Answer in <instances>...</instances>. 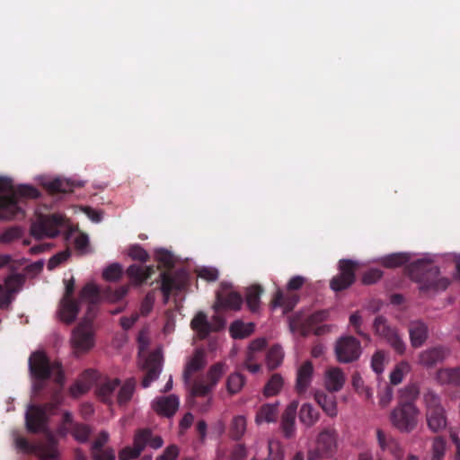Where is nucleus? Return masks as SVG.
I'll use <instances>...</instances> for the list:
<instances>
[{
    "instance_id": "obj_1",
    "label": "nucleus",
    "mask_w": 460,
    "mask_h": 460,
    "mask_svg": "<svg viewBox=\"0 0 460 460\" xmlns=\"http://www.w3.org/2000/svg\"><path fill=\"white\" fill-rule=\"evenodd\" d=\"M39 191L30 185L14 188L8 178L0 177V220H11L22 213V198H37Z\"/></svg>"
},
{
    "instance_id": "obj_2",
    "label": "nucleus",
    "mask_w": 460,
    "mask_h": 460,
    "mask_svg": "<svg viewBox=\"0 0 460 460\" xmlns=\"http://www.w3.org/2000/svg\"><path fill=\"white\" fill-rule=\"evenodd\" d=\"M418 395L416 386L405 387L400 393V402L392 411L390 420L394 427L402 432L413 430L419 420L420 411L410 400L415 399Z\"/></svg>"
},
{
    "instance_id": "obj_3",
    "label": "nucleus",
    "mask_w": 460,
    "mask_h": 460,
    "mask_svg": "<svg viewBox=\"0 0 460 460\" xmlns=\"http://www.w3.org/2000/svg\"><path fill=\"white\" fill-rule=\"evenodd\" d=\"M411 279L418 283L420 290L423 292H438L445 290L449 281L447 278L439 276L437 267L427 268L422 261L415 263L411 270Z\"/></svg>"
},
{
    "instance_id": "obj_4",
    "label": "nucleus",
    "mask_w": 460,
    "mask_h": 460,
    "mask_svg": "<svg viewBox=\"0 0 460 460\" xmlns=\"http://www.w3.org/2000/svg\"><path fill=\"white\" fill-rule=\"evenodd\" d=\"M29 367L32 376L38 380L52 378L62 385L65 377L58 362L50 363L43 352L37 351L31 354L29 359Z\"/></svg>"
},
{
    "instance_id": "obj_5",
    "label": "nucleus",
    "mask_w": 460,
    "mask_h": 460,
    "mask_svg": "<svg viewBox=\"0 0 460 460\" xmlns=\"http://www.w3.org/2000/svg\"><path fill=\"white\" fill-rule=\"evenodd\" d=\"M94 318L85 315L73 330L70 338L71 346L76 354L85 353L95 345Z\"/></svg>"
},
{
    "instance_id": "obj_6",
    "label": "nucleus",
    "mask_w": 460,
    "mask_h": 460,
    "mask_svg": "<svg viewBox=\"0 0 460 460\" xmlns=\"http://www.w3.org/2000/svg\"><path fill=\"white\" fill-rule=\"evenodd\" d=\"M426 411L425 417L428 428L434 433L444 430L447 426V420L445 409L440 403L439 397L433 394L428 393L424 396Z\"/></svg>"
},
{
    "instance_id": "obj_7",
    "label": "nucleus",
    "mask_w": 460,
    "mask_h": 460,
    "mask_svg": "<svg viewBox=\"0 0 460 460\" xmlns=\"http://www.w3.org/2000/svg\"><path fill=\"white\" fill-rule=\"evenodd\" d=\"M338 432L333 428H326L315 438V447L310 449L307 460H323L332 456L337 449Z\"/></svg>"
},
{
    "instance_id": "obj_8",
    "label": "nucleus",
    "mask_w": 460,
    "mask_h": 460,
    "mask_svg": "<svg viewBox=\"0 0 460 460\" xmlns=\"http://www.w3.org/2000/svg\"><path fill=\"white\" fill-rule=\"evenodd\" d=\"M226 369L227 367L223 362L216 363L210 367L207 375L193 384L190 391L191 395L202 397L208 395L217 386Z\"/></svg>"
},
{
    "instance_id": "obj_9",
    "label": "nucleus",
    "mask_w": 460,
    "mask_h": 460,
    "mask_svg": "<svg viewBox=\"0 0 460 460\" xmlns=\"http://www.w3.org/2000/svg\"><path fill=\"white\" fill-rule=\"evenodd\" d=\"M62 226L64 217L61 215L40 217L31 225V234L36 239L53 238L59 234Z\"/></svg>"
},
{
    "instance_id": "obj_10",
    "label": "nucleus",
    "mask_w": 460,
    "mask_h": 460,
    "mask_svg": "<svg viewBox=\"0 0 460 460\" xmlns=\"http://www.w3.org/2000/svg\"><path fill=\"white\" fill-rule=\"evenodd\" d=\"M62 398L55 395L53 402L43 406L31 405L25 414L27 429L31 432H40L44 430L47 420V412L61 403Z\"/></svg>"
},
{
    "instance_id": "obj_11",
    "label": "nucleus",
    "mask_w": 460,
    "mask_h": 460,
    "mask_svg": "<svg viewBox=\"0 0 460 460\" xmlns=\"http://www.w3.org/2000/svg\"><path fill=\"white\" fill-rule=\"evenodd\" d=\"M376 335L386 341L395 352L404 354L406 344L394 328L388 325L383 316H377L373 323Z\"/></svg>"
},
{
    "instance_id": "obj_12",
    "label": "nucleus",
    "mask_w": 460,
    "mask_h": 460,
    "mask_svg": "<svg viewBox=\"0 0 460 460\" xmlns=\"http://www.w3.org/2000/svg\"><path fill=\"white\" fill-rule=\"evenodd\" d=\"M335 353L338 361L341 363L357 360L361 354L360 342L351 336L341 337L336 342Z\"/></svg>"
},
{
    "instance_id": "obj_13",
    "label": "nucleus",
    "mask_w": 460,
    "mask_h": 460,
    "mask_svg": "<svg viewBox=\"0 0 460 460\" xmlns=\"http://www.w3.org/2000/svg\"><path fill=\"white\" fill-rule=\"evenodd\" d=\"M243 298L239 293L233 290L232 285L223 282L217 292V301L214 305L216 311L220 308L239 311L242 308Z\"/></svg>"
},
{
    "instance_id": "obj_14",
    "label": "nucleus",
    "mask_w": 460,
    "mask_h": 460,
    "mask_svg": "<svg viewBox=\"0 0 460 460\" xmlns=\"http://www.w3.org/2000/svg\"><path fill=\"white\" fill-rule=\"evenodd\" d=\"M358 262L350 260H341L339 262L340 273L331 281V288L334 291L348 288L355 280V271Z\"/></svg>"
},
{
    "instance_id": "obj_15",
    "label": "nucleus",
    "mask_w": 460,
    "mask_h": 460,
    "mask_svg": "<svg viewBox=\"0 0 460 460\" xmlns=\"http://www.w3.org/2000/svg\"><path fill=\"white\" fill-rule=\"evenodd\" d=\"M15 445L22 451L35 453L40 460H53L58 456V451L52 441L49 444L31 445L25 438H18Z\"/></svg>"
},
{
    "instance_id": "obj_16",
    "label": "nucleus",
    "mask_w": 460,
    "mask_h": 460,
    "mask_svg": "<svg viewBox=\"0 0 460 460\" xmlns=\"http://www.w3.org/2000/svg\"><path fill=\"white\" fill-rule=\"evenodd\" d=\"M329 311H320L306 318L296 315L290 320V330L294 333L298 332L302 335H305L313 329L314 324L326 321L329 318Z\"/></svg>"
},
{
    "instance_id": "obj_17",
    "label": "nucleus",
    "mask_w": 460,
    "mask_h": 460,
    "mask_svg": "<svg viewBox=\"0 0 460 460\" xmlns=\"http://www.w3.org/2000/svg\"><path fill=\"white\" fill-rule=\"evenodd\" d=\"M149 438V429L137 431L134 437L133 447H127L123 448L119 454V460H133L137 458L146 447Z\"/></svg>"
},
{
    "instance_id": "obj_18",
    "label": "nucleus",
    "mask_w": 460,
    "mask_h": 460,
    "mask_svg": "<svg viewBox=\"0 0 460 460\" xmlns=\"http://www.w3.org/2000/svg\"><path fill=\"white\" fill-rule=\"evenodd\" d=\"M146 369V375L143 379V387H148L151 383L158 378L163 367V355L160 349H156L146 359L144 367Z\"/></svg>"
},
{
    "instance_id": "obj_19",
    "label": "nucleus",
    "mask_w": 460,
    "mask_h": 460,
    "mask_svg": "<svg viewBox=\"0 0 460 460\" xmlns=\"http://www.w3.org/2000/svg\"><path fill=\"white\" fill-rule=\"evenodd\" d=\"M179 404L178 396L171 394L155 398L152 402V408L157 414L170 418L175 414Z\"/></svg>"
},
{
    "instance_id": "obj_20",
    "label": "nucleus",
    "mask_w": 460,
    "mask_h": 460,
    "mask_svg": "<svg viewBox=\"0 0 460 460\" xmlns=\"http://www.w3.org/2000/svg\"><path fill=\"white\" fill-rule=\"evenodd\" d=\"M449 349L444 347H435L425 349L419 354L418 363L426 367H431L444 361L449 356Z\"/></svg>"
},
{
    "instance_id": "obj_21",
    "label": "nucleus",
    "mask_w": 460,
    "mask_h": 460,
    "mask_svg": "<svg viewBox=\"0 0 460 460\" xmlns=\"http://www.w3.org/2000/svg\"><path fill=\"white\" fill-rule=\"evenodd\" d=\"M206 364L205 352L203 349H198L187 359L183 371V379L185 384L190 381L192 375L200 370Z\"/></svg>"
},
{
    "instance_id": "obj_22",
    "label": "nucleus",
    "mask_w": 460,
    "mask_h": 460,
    "mask_svg": "<svg viewBox=\"0 0 460 460\" xmlns=\"http://www.w3.org/2000/svg\"><path fill=\"white\" fill-rule=\"evenodd\" d=\"M80 300L89 304L85 315L94 318L96 315L95 304L99 301L98 287L93 283L86 284L81 291Z\"/></svg>"
},
{
    "instance_id": "obj_23",
    "label": "nucleus",
    "mask_w": 460,
    "mask_h": 460,
    "mask_svg": "<svg viewBox=\"0 0 460 460\" xmlns=\"http://www.w3.org/2000/svg\"><path fill=\"white\" fill-rule=\"evenodd\" d=\"M345 380V375L339 367H330L324 373V386L330 392L340 391Z\"/></svg>"
},
{
    "instance_id": "obj_24",
    "label": "nucleus",
    "mask_w": 460,
    "mask_h": 460,
    "mask_svg": "<svg viewBox=\"0 0 460 460\" xmlns=\"http://www.w3.org/2000/svg\"><path fill=\"white\" fill-rule=\"evenodd\" d=\"M58 314L61 321L71 323L75 321L78 314V304L73 298L63 296L59 304Z\"/></svg>"
},
{
    "instance_id": "obj_25",
    "label": "nucleus",
    "mask_w": 460,
    "mask_h": 460,
    "mask_svg": "<svg viewBox=\"0 0 460 460\" xmlns=\"http://www.w3.org/2000/svg\"><path fill=\"white\" fill-rule=\"evenodd\" d=\"M411 346L419 348L423 345L428 338V327L420 321L412 322L409 328Z\"/></svg>"
},
{
    "instance_id": "obj_26",
    "label": "nucleus",
    "mask_w": 460,
    "mask_h": 460,
    "mask_svg": "<svg viewBox=\"0 0 460 460\" xmlns=\"http://www.w3.org/2000/svg\"><path fill=\"white\" fill-rule=\"evenodd\" d=\"M314 373V367L311 362L305 361L297 369L296 373V389L299 393H304L308 388Z\"/></svg>"
},
{
    "instance_id": "obj_27",
    "label": "nucleus",
    "mask_w": 460,
    "mask_h": 460,
    "mask_svg": "<svg viewBox=\"0 0 460 460\" xmlns=\"http://www.w3.org/2000/svg\"><path fill=\"white\" fill-rule=\"evenodd\" d=\"M314 399L326 415L331 418H335L338 415V407L335 396L327 395L323 392H316Z\"/></svg>"
},
{
    "instance_id": "obj_28",
    "label": "nucleus",
    "mask_w": 460,
    "mask_h": 460,
    "mask_svg": "<svg viewBox=\"0 0 460 460\" xmlns=\"http://www.w3.org/2000/svg\"><path fill=\"white\" fill-rule=\"evenodd\" d=\"M119 385V379H112V380L106 381L100 386V388L98 390L99 398L102 402H104L108 404H112L115 398L117 399V393H118Z\"/></svg>"
},
{
    "instance_id": "obj_29",
    "label": "nucleus",
    "mask_w": 460,
    "mask_h": 460,
    "mask_svg": "<svg viewBox=\"0 0 460 460\" xmlns=\"http://www.w3.org/2000/svg\"><path fill=\"white\" fill-rule=\"evenodd\" d=\"M279 409L277 403L262 405L256 413L255 422L258 425L275 422L278 419Z\"/></svg>"
},
{
    "instance_id": "obj_30",
    "label": "nucleus",
    "mask_w": 460,
    "mask_h": 460,
    "mask_svg": "<svg viewBox=\"0 0 460 460\" xmlns=\"http://www.w3.org/2000/svg\"><path fill=\"white\" fill-rule=\"evenodd\" d=\"M436 380L441 385L460 386V367L439 369L436 373Z\"/></svg>"
},
{
    "instance_id": "obj_31",
    "label": "nucleus",
    "mask_w": 460,
    "mask_h": 460,
    "mask_svg": "<svg viewBox=\"0 0 460 460\" xmlns=\"http://www.w3.org/2000/svg\"><path fill=\"white\" fill-rule=\"evenodd\" d=\"M190 326L201 339L206 338L211 331V326L208 322L207 315L202 312L198 313L194 316L191 320Z\"/></svg>"
},
{
    "instance_id": "obj_32",
    "label": "nucleus",
    "mask_w": 460,
    "mask_h": 460,
    "mask_svg": "<svg viewBox=\"0 0 460 460\" xmlns=\"http://www.w3.org/2000/svg\"><path fill=\"white\" fill-rule=\"evenodd\" d=\"M127 273L136 283L141 284L154 273L152 266L131 265L128 268Z\"/></svg>"
},
{
    "instance_id": "obj_33",
    "label": "nucleus",
    "mask_w": 460,
    "mask_h": 460,
    "mask_svg": "<svg viewBox=\"0 0 460 460\" xmlns=\"http://www.w3.org/2000/svg\"><path fill=\"white\" fill-rule=\"evenodd\" d=\"M254 332V324L252 323H243L236 320L231 323L229 332L234 339H244Z\"/></svg>"
},
{
    "instance_id": "obj_34",
    "label": "nucleus",
    "mask_w": 460,
    "mask_h": 460,
    "mask_svg": "<svg viewBox=\"0 0 460 460\" xmlns=\"http://www.w3.org/2000/svg\"><path fill=\"white\" fill-rule=\"evenodd\" d=\"M320 414L310 403H304L299 411L300 421L307 427H312L319 420Z\"/></svg>"
},
{
    "instance_id": "obj_35",
    "label": "nucleus",
    "mask_w": 460,
    "mask_h": 460,
    "mask_svg": "<svg viewBox=\"0 0 460 460\" xmlns=\"http://www.w3.org/2000/svg\"><path fill=\"white\" fill-rule=\"evenodd\" d=\"M284 359V352L279 345L272 346L266 355V365L270 370L279 367Z\"/></svg>"
},
{
    "instance_id": "obj_36",
    "label": "nucleus",
    "mask_w": 460,
    "mask_h": 460,
    "mask_svg": "<svg viewBox=\"0 0 460 460\" xmlns=\"http://www.w3.org/2000/svg\"><path fill=\"white\" fill-rule=\"evenodd\" d=\"M135 390V382L131 379L127 380L123 385H119L117 393V402L119 405L126 404L132 397Z\"/></svg>"
},
{
    "instance_id": "obj_37",
    "label": "nucleus",
    "mask_w": 460,
    "mask_h": 460,
    "mask_svg": "<svg viewBox=\"0 0 460 460\" xmlns=\"http://www.w3.org/2000/svg\"><path fill=\"white\" fill-rule=\"evenodd\" d=\"M447 452V442L442 437H435L430 447V460H443Z\"/></svg>"
},
{
    "instance_id": "obj_38",
    "label": "nucleus",
    "mask_w": 460,
    "mask_h": 460,
    "mask_svg": "<svg viewBox=\"0 0 460 460\" xmlns=\"http://www.w3.org/2000/svg\"><path fill=\"white\" fill-rule=\"evenodd\" d=\"M284 385L283 377L279 374H274L264 386L263 394L267 397L278 394Z\"/></svg>"
},
{
    "instance_id": "obj_39",
    "label": "nucleus",
    "mask_w": 460,
    "mask_h": 460,
    "mask_svg": "<svg viewBox=\"0 0 460 460\" xmlns=\"http://www.w3.org/2000/svg\"><path fill=\"white\" fill-rule=\"evenodd\" d=\"M262 289L260 286H252L246 290V304L252 312L258 311Z\"/></svg>"
},
{
    "instance_id": "obj_40",
    "label": "nucleus",
    "mask_w": 460,
    "mask_h": 460,
    "mask_svg": "<svg viewBox=\"0 0 460 460\" xmlns=\"http://www.w3.org/2000/svg\"><path fill=\"white\" fill-rule=\"evenodd\" d=\"M411 371V366L407 361H401L395 365L393 371L390 373L391 384L396 385L402 382L405 375Z\"/></svg>"
},
{
    "instance_id": "obj_41",
    "label": "nucleus",
    "mask_w": 460,
    "mask_h": 460,
    "mask_svg": "<svg viewBox=\"0 0 460 460\" xmlns=\"http://www.w3.org/2000/svg\"><path fill=\"white\" fill-rule=\"evenodd\" d=\"M410 260L407 253L398 252L386 255L380 259V263L386 268L399 267Z\"/></svg>"
},
{
    "instance_id": "obj_42",
    "label": "nucleus",
    "mask_w": 460,
    "mask_h": 460,
    "mask_svg": "<svg viewBox=\"0 0 460 460\" xmlns=\"http://www.w3.org/2000/svg\"><path fill=\"white\" fill-rule=\"evenodd\" d=\"M246 418L243 415H238L233 418L230 425V433L234 439L241 438L246 431Z\"/></svg>"
},
{
    "instance_id": "obj_43",
    "label": "nucleus",
    "mask_w": 460,
    "mask_h": 460,
    "mask_svg": "<svg viewBox=\"0 0 460 460\" xmlns=\"http://www.w3.org/2000/svg\"><path fill=\"white\" fill-rule=\"evenodd\" d=\"M388 363V355L383 350H377L371 358V368L377 374L382 375L385 371V365Z\"/></svg>"
},
{
    "instance_id": "obj_44",
    "label": "nucleus",
    "mask_w": 460,
    "mask_h": 460,
    "mask_svg": "<svg viewBox=\"0 0 460 460\" xmlns=\"http://www.w3.org/2000/svg\"><path fill=\"white\" fill-rule=\"evenodd\" d=\"M244 377L239 373L231 374L226 379V388L229 394H234L239 393L243 385H244Z\"/></svg>"
},
{
    "instance_id": "obj_45",
    "label": "nucleus",
    "mask_w": 460,
    "mask_h": 460,
    "mask_svg": "<svg viewBox=\"0 0 460 460\" xmlns=\"http://www.w3.org/2000/svg\"><path fill=\"white\" fill-rule=\"evenodd\" d=\"M22 284V279L20 275H11L5 279L4 283L2 286L5 289V294H8L12 300L13 295L19 290Z\"/></svg>"
},
{
    "instance_id": "obj_46",
    "label": "nucleus",
    "mask_w": 460,
    "mask_h": 460,
    "mask_svg": "<svg viewBox=\"0 0 460 460\" xmlns=\"http://www.w3.org/2000/svg\"><path fill=\"white\" fill-rule=\"evenodd\" d=\"M162 277V292L164 296L165 301L168 300L170 293L176 288H180V286L176 282L175 279L166 273H163Z\"/></svg>"
},
{
    "instance_id": "obj_47",
    "label": "nucleus",
    "mask_w": 460,
    "mask_h": 460,
    "mask_svg": "<svg viewBox=\"0 0 460 460\" xmlns=\"http://www.w3.org/2000/svg\"><path fill=\"white\" fill-rule=\"evenodd\" d=\"M103 278L108 281H117L122 276V267L119 263H112L104 269Z\"/></svg>"
},
{
    "instance_id": "obj_48",
    "label": "nucleus",
    "mask_w": 460,
    "mask_h": 460,
    "mask_svg": "<svg viewBox=\"0 0 460 460\" xmlns=\"http://www.w3.org/2000/svg\"><path fill=\"white\" fill-rule=\"evenodd\" d=\"M267 341L264 338H258L252 341L248 347L247 355L250 360L257 359V354L261 352L266 346Z\"/></svg>"
},
{
    "instance_id": "obj_49",
    "label": "nucleus",
    "mask_w": 460,
    "mask_h": 460,
    "mask_svg": "<svg viewBox=\"0 0 460 460\" xmlns=\"http://www.w3.org/2000/svg\"><path fill=\"white\" fill-rule=\"evenodd\" d=\"M22 235V229L18 226H13L6 229L0 234V243H10L14 240L19 239Z\"/></svg>"
},
{
    "instance_id": "obj_50",
    "label": "nucleus",
    "mask_w": 460,
    "mask_h": 460,
    "mask_svg": "<svg viewBox=\"0 0 460 460\" xmlns=\"http://www.w3.org/2000/svg\"><path fill=\"white\" fill-rule=\"evenodd\" d=\"M269 457L270 460H283L284 450L279 441H269Z\"/></svg>"
},
{
    "instance_id": "obj_51",
    "label": "nucleus",
    "mask_w": 460,
    "mask_h": 460,
    "mask_svg": "<svg viewBox=\"0 0 460 460\" xmlns=\"http://www.w3.org/2000/svg\"><path fill=\"white\" fill-rule=\"evenodd\" d=\"M91 386L90 380L79 379L70 387V394L74 397H78L86 393Z\"/></svg>"
},
{
    "instance_id": "obj_52",
    "label": "nucleus",
    "mask_w": 460,
    "mask_h": 460,
    "mask_svg": "<svg viewBox=\"0 0 460 460\" xmlns=\"http://www.w3.org/2000/svg\"><path fill=\"white\" fill-rule=\"evenodd\" d=\"M52 191L66 192L70 190L69 182L66 180L55 179L44 183Z\"/></svg>"
},
{
    "instance_id": "obj_53",
    "label": "nucleus",
    "mask_w": 460,
    "mask_h": 460,
    "mask_svg": "<svg viewBox=\"0 0 460 460\" xmlns=\"http://www.w3.org/2000/svg\"><path fill=\"white\" fill-rule=\"evenodd\" d=\"M198 276L208 281H216L218 279L219 273L217 268L202 267L198 270Z\"/></svg>"
},
{
    "instance_id": "obj_54",
    "label": "nucleus",
    "mask_w": 460,
    "mask_h": 460,
    "mask_svg": "<svg viewBox=\"0 0 460 460\" xmlns=\"http://www.w3.org/2000/svg\"><path fill=\"white\" fill-rule=\"evenodd\" d=\"M128 255L133 259L145 262L148 259V253L140 245L135 244L128 248Z\"/></svg>"
},
{
    "instance_id": "obj_55",
    "label": "nucleus",
    "mask_w": 460,
    "mask_h": 460,
    "mask_svg": "<svg viewBox=\"0 0 460 460\" xmlns=\"http://www.w3.org/2000/svg\"><path fill=\"white\" fill-rule=\"evenodd\" d=\"M128 286H122L113 291H109L106 294V299L109 302L114 303L121 300L128 292Z\"/></svg>"
},
{
    "instance_id": "obj_56",
    "label": "nucleus",
    "mask_w": 460,
    "mask_h": 460,
    "mask_svg": "<svg viewBox=\"0 0 460 460\" xmlns=\"http://www.w3.org/2000/svg\"><path fill=\"white\" fill-rule=\"evenodd\" d=\"M69 257V252L66 251L61 252L57 253L56 255L52 256L49 262H48V269L49 270H54L58 265H60L62 262L67 260Z\"/></svg>"
},
{
    "instance_id": "obj_57",
    "label": "nucleus",
    "mask_w": 460,
    "mask_h": 460,
    "mask_svg": "<svg viewBox=\"0 0 460 460\" xmlns=\"http://www.w3.org/2000/svg\"><path fill=\"white\" fill-rule=\"evenodd\" d=\"M382 275L380 270L371 269L363 275L362 281L367 285L374 284L382 278Z\"/></svg>"
},
{
    "instance_id": "obj_58",
    "label": "nucleus",
    "mask_w": 460,
    "mask_h": 460,
    "mask_svg": "<svg viewBox=\"0 0 460 460\" xmlns=\"http://www.w3.org/2000/svg\"><path fill=\"white\" fill-rule=\"evenodd\" d=\"M154 303H155V295H154V293L150 292L145 296L144 300L141 303L140 314L142 315H147L152 311Z\"/></svg>"
},
{
    "instance_id": "obj_59",
    "label": "nucleus",
    "mask_w": 460,
    "mask_h": 460,
    "mask_svg": "<svg viewBox=\"0 0 460 460\" xmlns=\"http://www.w3.org/2000/svg\"><path fill=\"white\" fill-rule=\"evenodd\" d=\"M90 429L85 425H76L73 430L74 438L79 442H85L88 439Z\"/></svg>"
},
{
    "instance_id": "obj_60",
    "label": "nucleus",
    "mask_w": 460,
    "mask_h": 460,
    "mask_svg": "<svg viewBox=\"0 0 460 460\" xmlns=\"http://www.w3.org/2000/svg\"><path fill=\"white\" fill-rule=\"evenodd\" d=\"M179 456V448L175 445H171L165 448L164 453L156 457L155 460H175Z\"/></svg>"
},
{
    "instance_id": "obj_61",
    "label": "nucleus",
    "mask_w": 460,
    "mask_h": 460,
    "mask_svg": "<svg viewBox=\"0 0 460 460\" xmlns=\"http://www.w3.org/2000/svg\"><path fill=\"white\" fill-rule=\"evenodd\" d=\"M298 404L296 400L290 402L285 410L282 420H295Z\"/></svg>"
},
{
    "instance_id": "obj_62",
    "label": "nucleus",
    "mask_w": 460,
    "mask_h": 460,
    "mask_svg": "<svg viewBox=\"0 0 460 460\" xmlns=\"http://www.w3.org/2000/svg\"><path fill=\"white\" fill-rule=\"evenodd\" d=\"M93 460H114L115 454L111 448L99 449L92 453Z\"/></svg>"
},
{
    "instance_id": "obj_63",
    "label": "nucleus",
    "mask_w": 460,
    "mask_h": 460,
    "mask_svg": "<svg viewBox=\"0 0 460 460\" xmlns=\"http://www.w3.org/2000/svg\"><path fill=\"white\" fill-rule=\"evenodd\" d=\"M247 456V450L243 445L238 444L234 446L231 451V460H243Z\"/></svg>"
},
{
    "instance_id": "obj_64",
    "label": "nucleus",
    "mask_w": 460,
    "mask_h": 460,
    "mask_svg": "<svg viewBox=\"0 0 460 460\" xmlns=\"http://www.w3.org/2000/svg\"><path fill=\"white\" fill-rule=\"evenodd\" d=\"M376 438L382 450H386L390 445V441H394V439L391 436L385 434L382 429L376 430Z\"/></svg>"
}]
</instances>
